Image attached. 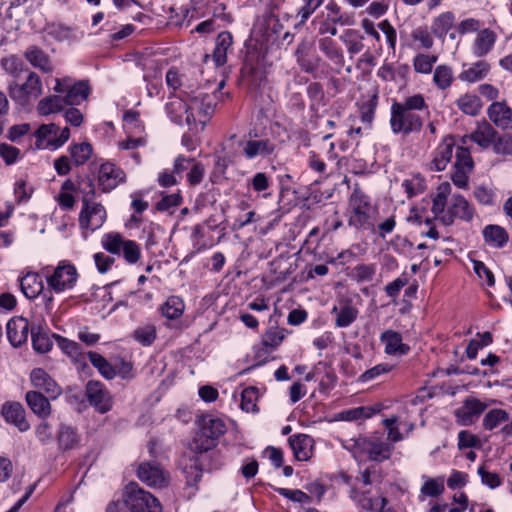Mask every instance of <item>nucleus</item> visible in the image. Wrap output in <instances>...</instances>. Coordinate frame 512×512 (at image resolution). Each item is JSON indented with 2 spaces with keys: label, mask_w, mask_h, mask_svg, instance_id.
<instances>
[{
  "label": "nucleus",
  "mask_w": 512,
  "mask_h": 512,
  "mask_svg": "<svg viewBox=\"0 0 512 512\" xmlns=\"http://www.w3.org/2000/svg\"><path fill=\"white\" fill-rule=\"evenodd\" d=\"M380 341L385 345V353L388 355H407L410 346L403 343L402 335L392 329L385 330L380 335Z\"/></svg>",
  "instance_id": "5701e85b"
},
{
  "label": "nucleus",
  "mask_w": 512,
  "mask_h": 512,
  "mask_svg": "<svg viewBox=\"0 0 512 512\" xmlns=\"http://www.w3.org/2000/svg\"><path fill=\"white\" fill-rule=\"evenodd\" d=\"M126 239L122 234L118 232H109L102 236L101 244L103 248L114 255H121V249L123 248Z\"/></svg>",
  "instance_id": "864d4df0"
},
{
  "label": "nucleus",
  "mask_w": 512,
  "mask_h": 512,
  "mask_svg": "<svg viewBox=\"0 0 512 512\" xmlns=\"http://www.w3.org/2000/svg\"><path fill=\"white\" fill-rule=\"evenodd\" d=\"M259 134L256 129H250L249 132L243 136L239 141L242 155L247 160H252L257 157L269 158L274 155L277 150V145L269 138L258 139Z\"/></svg>",
  "instance_id": "6e6552de"
},
{
  "label": "nucleus",
  "mask_w": 512,
  "mask_h": 512,
  "mask_svg": "<svg viewBox=\"0 0 512 512\" xmlns=\"http://www.w3.org/2000/svg\"><path fill=\"white\" fill-rule=\"evenodd\" d=\"M210 100L211 98L208 94H202L191 98L189 102V113L186 116L188 124L195 123L197 121V116L198 121L203 124L209 120L213 111Z\"/></svg>",
  "instance_id": "6ab92c4d"
},
{
  "label": "nucleus",
  "mask_w": 512,
  "mask_h": 512,
  "mask_svg": "<svg viewBox=\"0 0 512 512\" xmlns=\"http://www.w3.org/2000/svg\"><path fill=\"white\" fill-rule=\"evenodd\" d=\"M196 425L188 452L179 460L189 486L197 485L203 472L217 471L225 465V456L217 449L220 438L227 431L225 421L213 414H202L198 416Z\"/></svg>",
  "instance_id": "f257e3e1"
},
{
  "label": "nucleus",
  "mask_w": 512,
  "mask_h": 512,
  "mask_svg": "<svg viewBox=\"0 0 512 512\" xmlns=\"http://www.w3.org/2000/svg\"><path fill=\"white\" fill-rule=\"evenodd\" d=\"M244 48L245 54L240 68V80L250 90H256L266 80V70L263 63L265 55L257 40H246Z\"/></svg>",
  "instance_id": "20e7f679"
},
{
  "label": "nucleus",
  "mask_w": 512,
  "mask_h": 512,
  "mask_svg": "<svg viewBox=\"0 0 512 512\" xmlns=\"http://www.w3.org/2000/svg\"><path fill=\"white\" fill-rule=\"evenodd\" d=\"M91 364L97 368L99 373L106 379L111 380L116 376L115 367L109 363L102 355L97 352L89 351L87 353Z\"/></svg>",
  "instance_id": "de8ad7c7"
},
{
  "label": "nucleus",
  "mask_w": 512,
  "mask_h": 512,
  "mask_svg": "<svg viewBox=\"0 0 512 512\" xmlns=\"http://www.w3.org/2000/svg\"><path fill=\"white\" fill-rule=\"evenodd\" d=\"M121 254L128 264H136L141 258V248L134 240H126L121 249Z\"/></svg>",
  "instance_id": "69168bd1"
},
{
  "label": "nucleus",
  "mask_w": 512,
  "mask_h": 512,
  "mask_svg": "<svg viewBox=\"0 0 512 512\" xmlns=\"http://www.w3.org/2000/svg\"><path fill=\"white\" fill-rule=\"evenodd\" d=\"M368 494L369 492H364L359 500L362 509L371 512H396L392 507H386L388 504L386 497L372 498Z\"/></svg>",
  "instance_id": "49530a36"
},
{
  "label": "nucleus",
  "mask_w": 512,
  "mask_h": 512,
  "mask_svg": "<svg viewBox=\"0 0 512 512\" xmlns=\"http://www.w3.org/2000/svg\"><path fill=\"white\" fill-rule=\"evenodd\" d=\"M379 409L372 406H359L341 411L338 416L343 421H356L372 417Z\"/></svg>",
  "instance_id": "8fccbe9b"
},
{
  "label": "nucleus",
  "mask_w": 512,
  "mask_h": 512,
  "mask_svg": "<svg viewBox=\"0 0 512 512\" xmlns=\"http://www.w3.org/2000/svg\"><path fill=\"white\" fill-rule=\"evenodd\" d=\"M125 173L119 167L112 163H104L100 166L98 175V185L102 192H110L124 181Z\"/></svg>",
  "instance_id": "aec40b11"
},
{
  "label": "nucleus",
  "mask_w": 512,
  "mask_h": 512,
  "mask_svg": "<svg viewBox=\"0 0 512 512\" xmlns=\"http://www.w3.org/2000/svg\"><path fill=\"white\" fill-rule=\"evenodd\" d=\"M91 93V86L88 80H80L69 86L67 93L63 96L66 105H80L88 99Z\"/></svg>",
  "instance_id": "c85d7f7f"
},
{
  "label": "nucleus",
  "mask_w": 512,
  "mask_h": 512,
  "mask_svg": "<svg viewBox=\"0 0 512 512\" xmlns=\"http://www.w3.org/2000/svg\"><path fill=\"white\" fill-rule=\"evenodd\" d=\"M59 447L63 450H72L79 446L80 436L76 428L61 424L58 431Z\"/></svg>",
  "instance_id": "58836bf2"
},
{
  "label": "nucleus",
  "mask_w": 512,
  "mask_h": 512,
  "mask_svg": "<svg viewBox=\"0 0 512 512\" xmlns=\"http://www.w3.org/2000/svg\"><path fill=\"white\" fill-rule=\"evenodd\" d=\"M7 90L10 98L15 103L25 107L31 99H37L43 93L42 81L37 73L29 71L23 84L12 81L9 83Z\"/></svg>",
  "instance_id": "0eeeda50"
},
{
  "label": "nucleus",
  "mask_w": 512,
  "mask_h": 512,
  "mask_svg": "<svg viewBox=\"0 0 512 512\" xmlns=\"http://www.w3.org/2000/svg\"><path fill=\"white\" fill-rule=\"evenodd\" d=\"M453 80L454 77L451 67L447 65H438L435 68L433 81L438 89L445 90L449 88L453 83Z\"/></svg>",
  "instance_id": "052dcab7"
},
{
  "label": "nucleus",
  "mask_w": 512,
  "mask_h": 512,
  "mask_svg": "<svg viewBox=\"0 0 512 512\" xmlns=\"http://www.w3.org/2000/svg\"><path fill=\"white\" fill-rule=\"evenodd\" d=\"M486 408L487 405L481 400L474 397L466 398L463 405L455 411L457 423L463 426L472 425Z\"/></svg>",
  "instance_id": "f3484780"
},
{
  "label": "nucleus",
  "mask_w": 512,
  "mask_h": 512,
  "mask_svg": "<svg viewBox=\"0 0 512 512\" xmlns=\"http://www.w3.org/2000/svg\"><path fill=\"white\" fill-rule=\"evenodd\" d=\"M88 403L100 414L109 412L113 407V397L105 384L98 380H89L85 385Z\"/></svg>",
  "instance_id": "9b49d317"
},
{
  "label": "nucleus",
  "mask_w": 512,
  "mask_h": 512,
  "mask_svg": "<svg viewBox=\"0 0 512 512\" xmlns=\"http://www.w3.org/2000/svg\"><path fill=\"white\" fill-rule=\"evenodd\" d=\"M498 134V131L495 130L491 124L484 122L483 125L479 126L471 134V140L481 148L487 149L491 146L493 147Z\"/></svg>",
  "instance_id": "f704fd0d"
},
{
  "label": "nucleus",
  "mask_w": 512,
  "mask_h": 512,
  "mask_svg": "<svg viewBox=\"0 0 512 512\" xmlns=\"http://www.w3.org/2000/svg\"><path fill=\"white\" fill-rule=\"evenodd\" d=\"M489 70H490V65L486 61L480 60V61H477L476 63H474L468 69L463 70L459 74L458 78L461 81L474 83V82L484 79L487 76Z\"/></svg>",
  "instance_id": "a19ab883"
},
{
  "label": "nucleus",
  "mask_w": 512,
  "mask_h": 512,
  "mask_svg": "<svg viewBox=\"0 0 512 512\" xmlns=\"http://www.w3.org/2000/svg\"><path fill=\"white\" fill-rule=\"evenodd\" d=\"M24 57L34 68L46 73L53 70L49 56L38 46H29L24 52Z\"/></svg>",
  "instance_id": "473e14b6"
},
{
  "label": "nucleus",
  "mask_w": 512,
  "mask_h": 512,
  "mask_svg": "<svg viewBox=\"0 0 512 512\" xmlns=\"http://www.w3.org/2000/svg\"><path fill=\"white\" fill-rule=\"evenodd\" d=\"M272 180L271 177L268 176L265 172H257L253 175V177L248 181V187L252 189L257 194H263V196H267L268 193L266 191L271 187Z\"/></svg>",
  "instance_id": "0e129e2a"
},
{
  "label": "nucleus",
  "mask_w": 512,
  "mask_h": 512,
  "mask_svg": "<svg viewBox=\"0 0 512 512\" xmlns=\"http://www.w3.org/2000/svg\"><path fill=\"white\" fill-rule=\"evenodd\" d=\"M137 476L143 483L150 487L163 488L168 485V478L165 471L155 460L140 463L137 469Z\"/></svg>",
  "instance_id": "4468645a"
},
{
  "label": "nucleus",
  "mask_w": 512,
  "mask_h": 512,
  "mask_svg": "<svg viewBox=\"0 0 512 512\" xmlns=\"http://www.w3.org/2000/svg\"><path fill=\"white\" fill-rule=\"evenodd\" d=\"M52 334L47 328L41 325L31 326V341L32 347L35 352L45 354L49 352L53 347V341L51 339Z\"/></svg>",
  "instance_id": "cd10ccee"
},
{
  "label": "nucleus",
  "mask_w": 512,
  "mask_h": 512,
  "mask_svg": "<svg viewBox=\"0 0 512 512\" xmlns=\"http://www.w3.org/2000/svg\"><path fill=\"white\" fill-rule=\"evenodd\" d=\"M132 337L142 346H150L157 338V331L154 325L138 327L133 331Z\"/></svg>",
  "instance_id": "e2e57ef3"
},
{
  "label": "nucleus",
  "mask_w": 512,
  "mask_h": 512,
  "mask_svg": "<svg viewBox=\"0 0 512 512\" xmlns=\"http://www.w3.org/2000/svg\"><path fill=\"white\" fill-rule=\"evenodd\" d=\"M307 166L310 170L317 173L320 179H327L331 174L324 159L315 151L308 153Z\"/></svg>",
  "instance_id": "680f3d73"
},
{
  "label": "nucleus",
  "mask_w": 512,
  "mask_h": 512,
  "mask_svg": "<svg viewBox=\"0 0 512 512\" xmlns=\"http://www.w3.org/2000/svg\"><path fill=\"white\" fill-rule=\"evenodd\" d=\"M320 51L335 65L342 67L344 65V53L338 43L329 36L323 37L318 41Z\"/></svg>",
  "instance_id": "2f4dec72"
},
{
  "label": "nucleus",
  "mask_w": 512,
  "mask_h": 512,
  "mask_svg": "<svg viewBox=\"0 0 512 512\" xmlns=\"http://www.w3.org/2000/svg\"><path fill=\"white\" fill-rule=\"evenodd\" d=\"M296 61L302 71L312 74L315 78V72L319 68L321 58L317 55H311L305 44L298 45L295 51Z\"/></svg>",
  "instance_id": "c756f323"
},
{
  "label": "nucleus",
  "mask_w": 512,
  "mask_h": 512,
  "mask_svg": "<svg viewBox=\"0 0 512 512\" xmlns=\"http://www.w3.org/2000/svg\"><path fill=\"white\" fill-rule=\"evenodd\" d=\"M437 56L428 54H418L413 59L414 70L418 73L429 74L432 71Z\"/></svg>",
  "instance_id": "338daca9"
},
{
  "label": "nucleus",
  "mask_w": 512,
  "mask_h": 512,
  "mask_svg": "<svg viewBox=\"0 0 512 512\" xmlns=\"http://www.w3.org/2000/svg\"><path fill=\"white\" fill-rule=\"evenodd\" d=\"M166 113L169 118L176 124H180L182 122V114L186 113V116L189 113V103H186L180 98H170L165 105Z\"/></svg>",
  "instance_id": "3c124183"
},
{
  "label": "nucleus",
  "mask_w": 512,
  "mask_h": 512,
  "mask_svg": "<svg viewBox=\"0 0 512 512\" xmlns=\"http://www.w3.org/2000/svg\"><path fill=\"white\" fill-rule=\"evenodd\" d=\"M456 105L461 112L469 116H477L483 107L480 97L469 93L462 95L456 101Z\"/></svg>",
  "instance_id": "c03bdc74"
},
{
  "label": "nucleus",
  "mask_w": 512,
  "mask_h": 512,
  "mask_svg": "<svg viewBox=\"0 0 512 512\" xmlns=\"http://www.w3.org/2000/svg\"><path fill=\"white\" fill-rule=\"evenodd\" d=\"M287 330L279 327H270L262 335L261 342L266 347L275 351L286 337Z\"/></svg>",
  "instance_id": "5fc2aeb1"
},
{
  "label": "nucleus",
  "mask_w": 512,
  "mask_h": 512,
  "mask_svg": "<svg viewBox=\"0 0 512 512\" xmlns=\"http://www.w3.org/2000/svg\"><path fill=\"white\" fill-rule=\"evenodd\" d=\"M233 36L229 31L220 32L215 41V48L212 53V60L216 67L224 66L227 63V54L232 50Z\"/></svg>",
  "instance_id": "a878e982"
},
{
  "label": "nucleus",
  "mask_w": 512,
  "mask_h": 512,
  "mask_svg": "<svg viewBox=\"0 0 512 512\" xmlns=\"http://www.w3.org/2000/svg\"><path fill=\"white\" fill-rule=\"evenodd\" d=\"M294 457L298 461H307L312 456L313 439L306 434H295L288 439Z\"/></svg>",
  "instance_id": "bb28decb"
},
{
  "label": "nucleus",
  "mask_w": 512,
  "mask_h": 512,
  "mask_svg": "<svg viewBox=\"0 0 512 512\" xmlns=\"http://www.w3.org/2000/svg\"><path fill=\"white\" fill-rule=\"evenodd\" d=\"M454 14L450 11L444 12L436 17L432 23V33L439 39L444 40L446 34L453 27Z\"/></svg>",
  "instance_id": "a18cd8bd"
},
{
  "label": "nucleus",
  "mask_w": 512,
  "mask_h": 512,
  "mask_svg": "<svg viewBox=\"0 0 512 512\" xmlns=\"http://www.w3.org/2000/svg\"><path fill=\"white\" fill-rule=\"evenodd\" d=\"M25 400L31 411L39 418L45 420L51 415V404L49 397H46L40 391H28Z\"/></svg>",
  "instance_id": "393cba45"
},
{
  "label": "nucleus",
  "mask_w": 512,
  "mask_h": 512,
  "mask_svg": "<svg viewBox=\"0 0 512 512\" xmlns=\"http://www.w3.org/2000/svg\"><path fill=\"white\" fill-rule=\"evenodd\" d=\"M402 186L404 187L408 198H412L423 193L426 189L425 180L420 174H417L412 180H404Z\"/></svg>",
  "instance_id": "774afa93"
},
{
  "label": "nucleus",
  "mask_w": 512,
  "mask_h": 512,
  "mask_svg": "<svg viewBox=\"0 0 512 512\" xmlns=\"http://www.w3.org/2000/svg\"><path fill=\"white\" fill-rule=\"evenodd\" d=\"M259 398V390L254 386H249L243 389L241 393L240 407L246 412H258L257 401Z\"/></svg>",
  "instance_id": "4d7b16f0"
},
{
  "label": "nucleus",
  "mask_w": 512,
  "mask_h": 512,
  "mask_svg": "<svg viewBox=\"0 0 512 512\" xmlns=\"http://www.w3.org/2000/svg\"><path fill=\"white\" fill-rule=\"evenodd\" d=\"M184 309L185 304L182 298L174 295L168 297V299L161 305L160 311L167 320L175 322L167 323L166 327L179 331L188 328L189 323L187 321L179 320L184 312Z\"/></svg>",
  "instance_id": "dca6fc26"
},
{
  "label": "nucleus",
  "mask_w": 512,
  "mask_h": 512,
  "mask_svg": "<svg viewBox=\"0 0 512 512\" xmlns=\"http://www.w3.org/2000/svg\"><path fill=\"white\" fill-rule=\"evenodd\" d=\"M30 381L34 388L43 390L51 399H56L62 393L61 387L43 368H34Z\"/></svg>",
  "instance_id": "412c9836"
},
{
  "label": "nucleus",
  "mask_w": 512,
  "mask_h": 512,
  "mask_svg": "<svg viewBox=\"0 0 512 512\" xmlns=\"http://www.w3.org/2000/svg\"><path fill=\"white\" fill-rule=\"evenodd\" d=\"M474 206L461 194H454L445 214L440 221L445 226H451L456 219L471 222L475 216Z\"/></svg>",
  "instance_id": "9d476101"
},
{
  "label": "nucleus",
  "mask_w": 512,
  "mask_h": 512,
  "mask_svg": "<svg viewBox=\"0 0 512 512\" xmlns=\"http://www.w3.org/2000/svg\"><path fill=\"white\" fill-rule=\"evenodd\" d=\"M342 41L347 47L350 55H355L364 49L363 39L364 36L356 29H347L344 35L341 36Z\"/></svg>",
  "instance_id": "09e8293b"
},
{
  "label": "nucleus",
  "mask_w": 512,
  "mask_h": 512,
  "mask_svg": "<svg viewBox=\"0 0 512 512\" xmlns=\"http://www.w3.org/2000/svg\"><path fill=\"white\" fill-rule=\"evenodd\" d=\"M1 414L5 421L16 426L19 431L29 430L30 424L26 420V412L23 405L19 402H6L3 404Z\"/></svg>",
  "instance_id": "4be33fe9"
},
{
  "label": "nucleus",
  "mask_w": 512,
  "mask_h": 512,
  "mask_svg": "<svg viewBox=\"0 0 512 512\" xmlns=\"http://www.w3.org/2000/svg\"><path fill=\"white\" fill-rule=\"evenodd\" d=\"M106 220V210L100 203H90L83 199V207L79 214V225L82 229L95 231L100 228Z\"/></svg>",
  "instance_id": "ddd939ff"
},
{
  "label": "nucleus",
  "mask_w": 512,
  "mask_h": 512,
  "mask_svg": "<svg viewBox=\"0 0 512 512\" xmlns=\"http://www.w3.org/2000/svg\"><path fill=\"white\" fill-rule=\"evenodd\" d=\"M509 418V414L506 410L494 408L486 413L482 425L485 430L491 431L498 427L500 423L507 422Z\"/></svg>",
  "instance_id": "13d9d810"
},
{
  "label": "nucleus",
  "mask_w": 512,
  "mask_h": 512,
  "mask_svg": "<svg viewBox=\"0 0 512 512\" xmlns=\"http://www.w3.org/2000/svg\"><path fill=\"white\" fill-rule=\"evenodd\" d=\"M351 446H345L355 454H367L368 459L375 462L388 460L393 451V446L374 437L359 436L351 439Z\"/></svg>",
  "instance_id": "423d86ee"
},
{
  "label": "nucleus",
  "mask_w": 512,
  "mask_h": 512,
  "mask_svg": "<svg viewBox=\"0 0 512 512\" xmlns=\"http://www.w3.org/2000/svg\"><path fill=\"white\" fill-rule=\"evenodd\" d=\"M59 130V126L54 123L40 125L34 132V137L36 138V149L51 148L49 139L58 137L57 134L59 133Z\"/></svg>",
  "instance_id": "ea45409f"
},
{
  "label": "nucleus",
  "mask_w": 512,
  "mask_h": 512,
  "mask_svg": "<svg viewBox=\"0 0 512 512\" xmlns=\"http://www.w3.org/2000/svg\"><path fill=\"white\" fill-rule=\"evenodd\" d=\"M347 225L356 232H369L385 239L396 227V216L391 215L380 223L379 205L358 184H355L347 200L345 210Z\"/></svg>",
  "instance_id": "f03ea898"
},
{
  "label": "nucleus",
  "mask_w": 512,
  "mask_h": 512,
  "mask_svg": "<svg viewBox=\"0 0 512 512\" xmlns=\"http://www.w3.org/2000/svg\"><path fill=\"white\" fill-rule=\"evenodd\" d=\"M31 327L29 321L22 316L12 317L6 325L7 338L10 344L15 347H21L27 342Z\"/></svg>",
  "instance_id": "a211bd4d"
},
{
  "label": "nucleus",
  "mask_w": 512,
  "mask_h": 512,
  "mask_svg": "<svg viewBox=\"0 0 512 512\" xmlns=\"http://www.w3.org/2000/svg\"><path fill=\"white\" fill-rule=\"evenodd\" d=\"M20 288L27 298L34 299L43 290L42 277L38 273L29 272L20 279Z\"/></svg>",
  "instance_id": "c9c22d12"
},
{
  "label": "nucleus",
  "mask_w": 512,
  "mask_h": 512,
  "mask_svg": "<svg viewBox=\"0 0 512 512\" xmlns=\"http://www.w3.org/2000/svg\"><path fill=\"white\" fill-rule=\"evenodd\" d=\"M52 337L56 340L61 351L67 356L77 359L82 355V347L79 343L55 333L52 334Z\"/></svg>",
  "instance_id": "bf43d9fd"
},
{
  "label": "nucleus",
  "mask_w": 512,
  "mask_h": 512,
  "mask_svg": "<svg viewBox=\"0 0 512 512\" xmlns=\"http://www.w3.org/2000/svg\"><path fill=\"white\" fill-rule=\"evenodd\" d=\"M335 314V326L346 328L350 326L358 317L359 311L349 301L340 304V307L334 306L331 310Z\"/></svg>",
  "instance_id": "7c9ffc66"
},
{
  "label": "nucleus",
  "mask_w": 512,
  "mask_h": 512,
  "mask_svg": "<svg viewBox=\"0 0 512 512\" xmlns=\"http://www.w3.org/2000/svg\"><path fill=\"white\" fill-rule=\"evenodd\" d=\"M474 166L470 149L464 146H457L453 172L451 174L453 184L461 189L468 188L469 175L472 173Z\"/></svg>",
  "instance_id": "1a4fd4ad"
},
{
  "label": "nucleus",
  "mask_w": 512,
  "mask_h": 512,
  "mask_svg": "<svg viewBox=\"0 0 512 512\" xmlns=\"http://www.w3.org/2000/svg\"><path fill=\"white\" fill-rule=\"evenodd\" d=\"M327 14L324 15L330 23L335 25H353L355 20L350 14L344 13L335 0H330L325 6Z\"/></svg>",
  "instance_id": "4c0bfd02"
},
{
  "label": "nucleus",
  "mask_w": 512,
  "mask_h": 512,
  "mask_svg": "<svg viewBox=\"0 0 512 512\" xmlns=\"http://www.w3.org/2000/svg\"><path fill=\"white\" fill-rule=\"evenodd\" d=\"M306 93L310 101L309 108L317 113L321 107L328 104L323 85L320 82H310L306 88Z\"/></svg>",
  "instance_id": "e433bc0d"
},
{
  "label": "nucleus",
  "mask_w": 512,
  "mask_h": 512,
  "mask_svg": "<svg viewBox=\"0 0 512 512\" xmlns=\"http://www.w3.org/2000/svg\"><path fill=\"white\" fill-rule=\"evenodd\" d=\"M496 34L490 29L481 30L474 43V54L478 57L485 56L493 48Z\"/></svg>",
  "instance_id": "37998d69"
},
{
  "label": "nucleus",
  "mask_w": 512,
  "mask_h": 512,
  "mask_svg": "<svg viewBox=\"0 0 512 512\" xmlns=\"http://www.w3.org/2000/svg\"><path fill=\"white\" fill-rule=\"evenodd\" d=\"M70 155L76 166L85 164L91 157L93 148L88 142L73 144L69 147Z\"/></svg>",
  "instance_id": "6e6d98bb"
},
{
  "label": "nucleus",
  "mask_w": 512,
  "mask_h": 512,
  "mask_svg": "<svg viewBox=\"0 0 512 512\" xmlns=\"http://www.w3.org/2000/svg\"><path fill=\"white\" fill-rule=\"evenodd\" d=\"M482 235L484 241L494 248H503L509 241V234L505 228L495 224L485 226Z\"/></svg>",
  "instance_id": "72a5a7b5"
},
{
  "label": "nucleus",
  "mask_w": 512,
  "mask_h": 512,
  "mask_svg": "<svg viewBox=\"0 0 512 512\" xmlns=\"http://www.w3.org/2000/svg\"><path fill=\"white\" fill-rule=\"evenodd\" d=\"M1 66L6 73L15 79L20 78L23 72H29L23 60H21L16 55H10L8 57L2 58Z\"/></svg>",
  "instance_id": "603ef678"
},
{
  "label": "nucleus",
  "mask_w": 512,
  "mask_h": 512,
  "mask_svg": "<svg viewBox=\"0 0 512 512\" xmlns=\"http://www.w3.org/2000/svg\"><path fill=\"white\" fill-rule=\"evenodd\" d=\"M457 147L455 136L446 135L433 152V159L429 163L430 171L440 172L446 169L451 162L454 149Z\"/></svg>",
  "instance_id": "2eb2a0df"
},
{
  "label": "nucleus",
  "mask_w": 512,
  "mask_h": 512,
  "mask_svg": "<svg viewBox=\"0 0 512 512\" xmlns=\"http://www.w3.org/2000/svg\"><path fill=\"white\" fill-rule=\"evenodd\" d=\"M489 119L503 130L512 128V110L504 102H493L488 108Z\"/></svg>",
  "instance_id": "b1692460"
},
{
  "label": "nucleus",
  "mask_w": 512,
  "mask_h": 512,
  "mask_svg": "<svg viewBox=\"0 0 512 512\" xmlns=\"http://www.w3.org/2000/svg\"><path fill=\"white\" fill-rule=\"evenodd\" d=\"M66 101L61 95H50L42 98L37 104V111L42 116L58 113L63 110Z\"/></svg>",
  "instance_id": "79ce46f5"
},
{
  "label": "nucleus",
  "mask_w": 512,
  "mask_h": 512,
  "mask_svg": "<svg viewBox=\"0 0 512 512\" xmlns=\"http://www.w3.org/2000/svg\"><path fill=\"white\" fill-rule=\"evenodd\" d=\"M78 273L73 264L60 261L53 274L47 277L48 286L56 293L63 292L75 286Z\"/></svg>",
  "instance_id": "f8f14e48"
},
{
  "label": "nucleus",
  "mask_w": 512,
  "mask_h": 512,
  "mask_svg": "<svg viewBox=\"0 0 512 512\" xmlns=\"http://www.w3.org/2000/svg\"><path fill=\"white\" fill-rule=\"evenodd\" d=\"M421 112L430 114L425 97L418 93L406 97L403 101L394 100L390 108V128L395 135L407 137L420 133L424 126Z\"/></svg>",
  "instance_id": "7ed1b4c3"
},
{
  "label": "nucleus",
  "mask_w": 512,
  "mask_h": 512,
  "mask_svg": "<svg viewBox=\"0 0 512 512\" xmlns=\"http://www.w3.org/2000/svg\"><path fill=\"white\" fill-rule=\"evenodd\" d=\"M123 498L126 507L131 512H161L160 501L150 492L145 491L136 482L125 486Z\"/></svg>",
  "instance_id": "39448f33"
}]
</instances>
